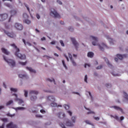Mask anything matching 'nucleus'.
Listing matches in <instances>:
<instances>
[{
    "mask_svg": "<svg viewBox=\"0 0 128 128\" xmlns=\"http://www.w3.org/2000/svg\"><path fill=\"white\" fill-rule=\"evenodd\" d=\"M10 90L11 92H18V89L16 88H10Z\"/></svg>",
    "mask_w": 128,
    "mask_h": 128,
    "instance_id": "obj_41",
    "label": "nucleus"
},
{
    "mask_svg": "<svg viewBox=\"0 0 128 128\" xmlns=\"http://www.w3.org/2000/svg\"><path fill=\"white\" fill-rule=\"evenodd\" d=\"M111 74L113 76H120V74H116L115 72H112Z\"/></svg>",
    "mask_w": 128,
    "mask_h": 128,
    "instance_id": "obj_29",
    "label": "nucleus"
},
{
    "mask_svg": "<svg viewBox=\"0 0 128 128\" xmlns=\"http://www.w3.org/2000/svg\"><path fill=\"white\" fill-rule=\"evenodd\" d=\"M84 81L85 82L88 84V75L86 74L84 76Z\"/></svg>",
    "mask_w": 128,
    "mask_h": 128,
    "instance_id": "obj_43",
    "label": "nucleus"
},
{
    "mask_svg": "<svg viewBox=\"0 0 128 128\" xmlns=\"http://www.w3.org/2000/svg\"><path fill=\"white\" fill-rule=\"evenodd\" d=\"M40 112H42V114H46V111L44 110H40Z\"/></svg>",
    "mask_w": 128,
    "mask_h": 128,
    "instance_id": "obj_61",
    "label": "nucleus"
},
{
    "mask_svg": "<svg viewBox=\"0 0 128 128\" xmlns=\"http://www.w3.org/2000/svg\"><path fill=\"white\" fill-rule=\"evenodd\" d=\"M46 80H48V82H54V84H56V80H54V78H48L46 79Z\"/></svg>",
    "mask_w": 128,
    "mask_h": 128,
    "instance_id": "obj_22",
    "label": "nucleus"
},
{
    "mask_svg": "<svg viewBox=\"0 0 128 128\" xmlns=\"http://www.w3.org/2000/svg\"><path fill=\"white\" fill-rule=\"evenodd\" d=\"M11 14V16H14L16 14V10H12L10 12Z\"/></svg>",
    "mask_w": 128,
    "mask_h": 128,
    "instance_id": "obj_31",
    "label": "nucleus"
},
{
    "mask_svg": "<svg viewBox=\"0 0 128 128\" xmlns=\"http://www.w3.org/2000/svg\"><path fill=\"white\" fill-rule=\"evenodd\" d=\"M76 116H72L71 118V122H72L73 124H76Z\"/></svg>",
    "mask_w": 128,
    "mask_h": 128,
    "instance_id": "obj_25",
    "label": "nucleus"
},
{
    "mask_svg": "<svg viewBox=\"0 0 128 128\" xmlns=\"http://www.w3.org/2000/svg\"><path fill=\"white\" fill-rule=\"evenodd\" d=\"M36 118H42V116L40 114H36Z\"/></svg>",
    "mask_w": 128,
    "mask_h": 128,
    "instance_id": "obj_62",
    "label": "nucleus"
},
{
    "mask_svg": "<svg viewBox=\"0 0 128 128\" xmlns=\"http://www.w3.org/2000/svg\"><path fill=\"white\" fill-rule=\"evenodd\" d=\"M43 57L45 58H47V60H50V58H52V57H50V56H48L46 55L43 56Z\"/></svg>",
    "mask_w": 128,
    "mask_h": 128,
    "instance_id": "obj_52",
    "label": "nucleus"
},
{
    "mask_svg": "<svg viewBox=\"0 0 128 128\" xmlns=\"http://www.w3.org/2000/svg\"><path fill=\"white\" fill-rule=\"evenodd\" d=\"M11 46H12L14 48H15L16 51L14 52V55L20 58V60H26V55L20 54V48H18L16 46V44H11Z\"/></svg>",
    "mask_w": 128,
    "mask_h": 128,
    "instance_id": "obj_3",
    "label": "nucleus"
},
{
    "mask_svg": "<svg viewBox=\"0 0 128 128\" xmlns=\"http://www.w3.org/2000/svg\"><path fill=\"white\" fill-rule=\"evenodd\" d=\"M24 22L26 24H30L32 23V22L28 19H25L23 20Z\"/></svg>",
    "mask_w": 128,
    "mask_h": 128,
    "instance_id": "obj_26",
    "label": "nucleus"
},
{
    "mask_svg": "<svg viewBox=\"0 0 128 128\" xmlns=\"http://www.w3.org/2000/svg\"><path fill=\"white\" fill-rule=\"evenodd\" d=\"M8 18V14H0V22H4Z\"/></svg>",
    "mask_w": 128,
    "mask_h": 128,
    "instance_id": "obj_11",
    "label": "nucleus"
},
{
    "mask_svg": "<svg viewBox=\"0 0 128 128\" xmlns=\"http://www.w3.org/2000/svg\"><path fill=\"white\" fill-rule=\"evenodd\" d=\"M50 106L52 108H56V106H62L61 105H58V104L54 102H52L50 104Z\"/></svg>",
    "mask_w": 128,
    "mask_h": 128,
    "instance_id": "obj_23",
    "label": "nucleus"
},
{
    "mask_svg": "<svg viewBox=\"0 0 128 128\" xmlns=\"http://www.w3.org/2000/svg\"><path fill=\"white\" fill-rule=\"evenodd\" d=\"M36 17L37 18L38 20H40V16L38 14H36Z\"/></svg>",
    "mask_w": 128,
    "mask_h": 128,
    "instance_id": "obj_60",
    "label": "nucleus"
},
{
    "mask_svg": "<svg viewBox=\"0 0 128 128\" xmlns=\"http://www.w3.org/2000/svg\"><path fill=\"white\" fill-rule=\"evenodd\" d=\"M45 92H49L50 94H54V92L50 90H44Z\"/></svg>",
    "mask_w": 128,
    "mask_h": 128,
    "instance_id": "obj_48",
    "label": "nucleus"
},
{
    "mask_svg": "<svg viewBox=\"0 0 128 128\" xmlns=\"http://www.w3.org/2000/svg\"><path fill=\"white\" fill-rule=\"evenodd\" d=\"M117 58L120 60H124V58H128V54H116Z\"/></svg>",
    "mask_w": 128,
    "mask_h": 128,
    "instance_id": "obj_10",
    "label": "nucleus"
},
{
    "mask_svg": "<svg viewBox=\"0 0 128 128\" xmlns=\"http://www.w3.org/2000/svg\"><path fill=\"white\" fill-rule=\"evenodd\" d=\"M40 40L42 42H44V40H46V37H42Z\"/></svg>",
    "mask_w": 128,
    "mask_h": 128,
    "instance_id": "obj_63",
    "label": "nucleus"
},
{
    "mask_svg": "<svg viewBox=\"0 0 128 128\" xmlns=\"http://www.w3.org/2000/svg\"><path fill=\"white\" fill-rule=\"evenodd\" d=\"M20 64H21L22 66H26V62H19Z\"/></svg>",
    "mask_w": 128,
    "mask_h": 128,
    "instance_id": "obj_45",
    "label": "nucleus"
},
{
    "mask_svg": "<svg viewBox=\"0 0 128 128\" xmlns=\"http://www.w3.org/2000/svg\"><path fill=\"white\" fill-rule=\"evenodd\" d=\"M94 118L96 120L98 121V120H100V118L99 117H96L94 116Z\"/></svg>",
    "mask_w": 128,
    "mask_h": 128,
    "instance_id": "obj_59",
    "label": "nucleus"
},
{
    "mask_svg": "<svg viewBox=\"0 0 128 128\" xmlns=\"http://www.w3.org/2000/svg\"><path fill=\"white\" fill-rule=\"evenodd\" d=\"M62 63L63 64V66L66 68V70H68V67L66 66V63H64V60H62Z\"/></svg>",
    "mask_w": 128,
    "mask_h": 128,
    "instance_id": "obj_42",
    "label": "nucleus"
},
{
    "mask_svg": "<svg viewBox=\"0 0 128 128\" xmlns=\"http://www.w3.org/2000/svg\"><path fill=\"white\" fill-rule=\"evenodd\" d=\"M68 58H70V60H73L72 58V54L70 53H68Z\"/></svg>",
    "mask_w": 128,
    "mask_h": 128,
    "instance_id": "obj_46",
    "label": "nucleus"
},
{
    "mask_svg": "<svg viewBox=\"0 0 128 128\" xmlns=\"http://www.w3.org/2000/svg\"><path fill=\"white\" fill-rule=\"evenodd\" d=\"M47 100L49 102H56V97L54 96L51 95L47 96Z\"/></svg>",
    "mask_w": 128,
    "mask_h": 128,
    "instance_id": "obj_9",
    "label": "nucleus"
},
{
    "mask_svg": "<svg viewBox=\"0 0 128 128\" xmlns=\"http://www.w3.org/2000/svg\"><path fill=\"white\" fill-rule=\"evenodd\" d=\"M2 57L4 60H5L6 62L8 63V64H9L11 68L16 66V62L14 60L8 58H6V56L4 55H3Z\"/></svg>",
    "mask_w": 128,
    "mask_h": 128,
    "instance_id": "obj_4",
    "label": "nucleus"
},
{
    "mask_svg": "<svg viewBox=\"0 0 128 128\" xmlns=\"http://www.w3.org/2000/svg\"><path fill=\"white\" fill-rule=\"evenodd\" d=\"M4 33L6 34L8 36H9V38H14V34L13 32H9L8 31H6V30H4Z\"/></svg>",
    "mask_w": 128,
    "mask_h": 128,
    "instance_id": "obj_17",
    "label": "nucleus"
},
{
    "mask_svg": "<svg viewBox=\"0 0 128 128\" xmlns=\"http://www.w3.org/2000/svg\"><path fill=\"white\" fill-rule=\"evenodd\" d=\"M70 62H72V66H76V62L74 60V59H72V60H70Z\"/></svg>",
    "mask_w": 128,
    "mask_h": 128,
    "instance_id": "obj_37",
    "label": "nucleus"
},
{
    "mask_svg": "<svg viewBox=\"0 0 128 128\" xmlns=\"http://www.w3.org/2000/svg\"><path fill=\"white\" fill-rule=\"evenodd\" d=\"M102 65L98 66L96 68V70H102Z\"/></svg>",
    "mask_w": 128,
    "mask_h": 128,
    "instance_id": "obj_49",
    "label": "nucleus"
},
{
    "mask_svg": "<svg viewBox=\"0 0 128 128\" xmlns=\"http://www.w3.org/2000/svg\"><path fill=\"white\" fill-rule=\"evenodd\" d=\"M2 120L4 122H8V118H4L2 119Z\"/></svg>",
    "mask_w": 128,
    "mask_h": 128,
    "instance_id": "obj_58",
    "label": "nucleus"
},
{
    "mask_svg": "<svg viewBox=\"0 0 128 128\" xmlns=\"http://www.w3.org/2000/svg\"><path fill=\"white\" fill-rule=\"evenodd\" d=\"M106 86L108 88H110L112 87V84H106Z\"/></svg>",
    "mask_w": 128,
    "mask_h": 128,
    "instance_id": "obj_44",
    "label": "nucleus"
},
{
    "mask_svg": "<svg viewBox=\"0 0 128 128\" xmlns=\"http://www.w3.org/2000/svg\"><path fill=\"white\" fill-rule=\"evenodd\" d=\"M84 108L85 110H89V112H87V114H96V112H94L90 110V108H87L86 106H84Z\"/></svg>",
    "mask_w": 128,
    "mask_h": 128,
    "instance_id": "obj_20",
    "label": "nucleus"
},
{
    "mask_svg": "<svg viewBox=\"0 0 128 128\" xmlns=\"http://www.w3.org/2000/svg\"><path fill=\"white\" fill-rule=\"evenodd\" d=\"M88 58H92L94 56V52H88Z\"/></svg>",
    "mask_w": 128,
    "mask_h": 128,
    "instance_id": "obj_30",
    "label": "nucleus"
},
{
    "mask_svg": "<svg viewBox=\"0 0 128 128\" xmlns=\"http://www.w3.org/2000/svg\"><path fill=\"white\" fill-rule=\"evenodd\" d=\"M50 16L56 18H60V15L56 12L54 8H52L50 12Z\"/></svg>",
    "mask_w": 128,
    "mask_h": 128,
    "instance_id": "obj_5",
    "label": "nucleus"
},
{
    "mask_svg": "<svg viewBox=\"0 0 128 128\" xmlns=\"http://www.w3.org/2000/svg\"><path fill=\"white\" fill-rule=\"evenodd\" d=\"M91 38L92 40V46H98L99 48V50H100L101 52H104L106 48H108V46L104 43L102 42L101 44L98 43V38L94 36H91Z\"/></svg>",
    "mask_w": 128,
    "mask_h": 128,
    "instance_id": "obj_1",
    "label": "nucleus"
},
{
    "mask_svg": "<svg viewBox=\"0 0 128 128\" xmlns=\"http://www.w3.org/2000/svg\"><path fill=\"white\" fill-rule=\"evenodd\" d=\"M110 108H114L116 110H119V112H122V114H124V110H122V108L118 106H110Z\"/></svg>",
    "mask_w": 128,
    "mask_h": 128,
    "instance_id": "obj_12",
    "label": "nucleus"
},
{
    "mask_svg": "<svg viewBox=\"0 0 128 128\" xmlns=\"http://www.w3.org/2000/svg\"><path fill=\"white\" fill-rule=\"evenodd\" d=\"M1 50H2V52L6 56H8V54H10V52L8 50L4 48H2Z\"/></svg>",
    "mask_w": 128,
    "mask_h": 128,
    "instance_id": "obj_21",
    "label": "nucleus"
},
{
    "mask_svg": "<svg viewBox=\"0 0 128 128\" xmlns=\"http://www.w3.org/2000/svg\"><path fill=\"white\" fill-rule=\"evenodd\" d=\"M0 128H4V123H3L1 126H0Z\"/></svg>",
    "mask_w": 128,
    "mask_h": 128,
    "instance_id": "obj_64",
    "label": "nucleus"
},
{
    "mask_svg": "<svg viewBox=\"0 0 128 128\" xmlns=\"http://www.w3.org/2000/svg\"><path fill=\"white\" fill-rule=\"evenodd\" d=\"M26 70H29L30 72H32V74H36V70L33 69L31 67L26 66Z\"/></svg>",
    "mask_w": 128,
    "mask_h": 128,
    "instance_id": "obj_19",
    "label": "nucleus"
},
{
    "mask_svg": "<svg viewBox=\"0 0 128 128\" xmlns=\"http://www.w3.org/2000/svg\"><path fill=\"white\" fill-rule=\"evenodd\" d=\"M6 116H10V118H14V116H16V114H10V113H8L6 114Z\"/></svg>",
    "mask_w": 128,
    "mask_h": 128,
    "instance_id": "obj_35",
    "label": "nucleus"
},
{
    "mask_svg": "<svg viewBox=\"0 0 128 128\" xmlns=\"http://www.w3.org/2000/svg\"><path fill=\"white\" fill-rule=\"evenodd\" d=\"M64 108L65 110H68L70 108V105H68V104H64Z\"/></svg>",
    "mask_w": 128,
    "mask_h": 128,
    "instance_id": "obj_38",
    "label": "nucleus"
},
{
    "mask_svg": "<svg viewBox=\"0 0 128 128\" xmlns=\"http://www.w3.org/2000/svg\"><path fill=\"white\" fill-rule=\"evenodd\" d=\"M68 30L70 32H74V28H72V27H68Z\"/></svg>",
    "mask_w": 128,
    "mask_h": 128,
    "instance_id": "obj_57",
    "label": "nucleus"
},
{
    "mask_svg": "<svg viewBox=\"0 0 128 128\" xmlns=\"http://www.w3.org/2000/svg\"><path fill=\"white\" fill-rule=\"evenodd\" d=\"M12 96H14L16 97L14 100L16 102H18V104H24V102L22 100L18 98L17 94H12Z\"/></svg>",
    "mask_w": 128,
    "mask_h": 128,
    "instance_id": "obj_6",
    "label": "nucleus"
},
{
    "mask_svg": "<svg viewBox=\"0 0 128 128\" xmlns=\"http://www.w3.org/2000/svg\"><path fill=\"white\" fill-rule=\"evenodd\" d=\"M114 118H115L116 120H120V118H118V116H116L114 117Z\"/></svg>",
    "mask_w": 128,
    "mask_h": 128,
    "instance_id": "obj_56",
    "label": "nucleus"
},
{
    "mask_svg": "<svg viewBox=\"0 0 128 128\" xmlns=\"http://www.w3.org/2000/svg\"><path fill=\"white\" fill-rule=\"evenodd\" d=\"M89 94V96L90 98L91 102H94V97H92V93L90 92H88Z\"/></svg>",
    "mask_w": 128,
    "mask_h": 128,
    "instance_id": "obj_33",
    "label": "nucleus"
},
{
    "mask_svg": "<svg viewBox=\"0 0 128 128\" xmlns=\"http://www.w3.org/2000/svg\"><path fill=\"white\" fill-rule=\"evenodd\" d=\"M64 58H66V60H67V62H70V60L68 59V56L66 54H64Z\"/></svg>",
    "mask_w": 128,
    "mask_h": 128,
    "instance_id": "obj_54",
    "label": "nucleus"
},
{
    "mask_svg": "<svg viewBox=\"0 0 128 128\" xmlns=\"http://www.w3.org/2000/svg\"><path fill=\"white\" fill-rule=\"evenodd\" d=\"M85 122L88 124H91V126H94V124H92V122H90V121L88 120H85Z\"/></svg>",
    "mask_w": 128,
    "mask_h": 128,
    "instance_id": "obj_39",
    "label": "nucleus"
},
{
    "mask_svg": "<svg viewBox=\"0 0 128 128\" xmlns=\"http://www.w3.org/2000/svg\"><path fill=\"white\" fill-rule=\"evenodd\" d=\"M66 112L70 116H72V112L70 110H67Z\"/></svg>",
    "mask_w": 128,
    "mask_h": 128,
    "instance_id": "obj_40",
    "label": "nucleus"
},
{
    "mask_svg": "<svg viewBox=\"0 0 128 128\" xmlns=\"http://www.w3.org/2000/svg\"><path fill=\"white\" fill-rule=\"evenodd\" d=\"M56 2L58 4L62 5V2L60 0H56Z\"/></svg>",
    "mask_w": 128,
    "mask_h": 128,
    "instance_id": "obj_55",
    "label": "nucleus"
},
{
    "mask_svg": "<svg viewBox=\"0 0 128 128\" xmlns=\"http://www.w3.org/2000/svg\"><path fill=\"white\" fill-rule=\"evenodd\" d=\"M107 64L109 68H112V65L111 64H110V62H108L107 63Z\"/></svg>",
    "mask_w": 128,
    "mask_h": 128,
    "instance_id": "obj_53",
    "label": "nucleus"
},
{
    "mask_svg": "<svg viewBox=\"0 0 128 128\" xmlns=\"http://www.w3.org/2000/svg\"><path fill=\"white\" fill-rule=\"evenodd\" d=\"M4 4L6 6L9 8H12V6L8 3H5Z\"/></svg>",
    "mask_w": 128,
    "mask_h": 128,
    "instance_id": "obj_34",
    "label": "nucleus"
},
{
    "mask_svg": "<svg viewBox=\"0 0 128 128\" xmlns=\"http://www.w3.org/2000/svg\"><path fill=\"white\" fill-rule=\"evenodd\" d=\"M71 40L75 48H76V50H78V46H80V44H78V42H76V38H71Z\"/></svg>",
    "mask_w": 128,
    "mask_h": 128,
    "instance_id": "obj_8",
    "label": "nucleus"
},
{
    "mask_svg": "<svg viewBox=\"0 0 128 128\" xmlns=\"http://www.w3.org/2000/svg\"><path fill=\"white\" fill-rule=\"evenodd\" d=\"M38 92L36 90H30L29 92V96L30 100L32 102H34L36 100H38Z\"/></svg>",
    "mask_w": 128,
    "mask_h": 128,
    "instance_id": "obj_2",
    "label": "nucleus"
},
{
    "mask_svg": "<svg viewBox=\"0 0 128 128\" xmlns=\"http://www.w3.org/2000/svg\"><path fill=\"white\" fill-rule=\"evenodd\" d=\"M24 6H25L26 8H27V10L30 12V8H28V4H26V3H24Z\"/></svg>",
    "mask_w": 128,
    "mask_h": 128,
    "instance_id": "obj_47",
    "label": "nucleus"
},
{
    "mask_svg": "<svg viewBox=\"0 0 128 128\" xmlns=\"http://www.w3.org/2000/svg\"><path fill=\"white\" fill-rule=\"evenodd\" d=\"M18 76L22 80H28V76L26 74H18Z\"/></svg>",
    "mask_w": 128,
    "mask_h": 128,
    "instance_id": "obj_15",
    "label": "nucleus"
},
{
    "mask_svg": "<svg viewBox=\"0 0 128 128\" xmlns=\"http://www.w3.org/2000/svg\"><path fill=\"white\" fill-rule=\"evenodd\" d=\"M56 116L58 118H64L66 116V114L62 112H59L56 114Z\"/></svg>",
    "mask_w": 128,
    "mask_h": 128,
    "instance_id": "obj_16",
    "label": "nucleus"
},
{
    "mask_svg": "<svg viewBox=\"0 0 128 128\" xmlns=\"http://www.w3.org/2000/svg\"><path fill=\"white\" fill-rule=\"evenodd\" d=\"M28 16L26 13L23 14V20H28Z\"/></svg>",
    "mask_w": 128,
    "mask_h": 128,
    "instance_id": "obj_27",
    "label": "nucleus"
},
{
    "mask_svg": "<svg viewBox=\"0 0 128 128\" xmlns=\"http://www.w3.org/2000/svg\"><path fill=\"white\" fill-rule=\"evenodd\" d=\"M28 90H24V96L25 98H28Z\"/></svg>",
    "mask_w": 128,
    "mask_h": 128,
    "instance_id": "obj_36",
    "label": "nucleus"
},
{
    "mask_svg": "<svg viewBox=\"0 0 128 128\" xmlns=\"http://www.w3.org/2000/svg\"><path fill=\"white\" fill-rule=\"evenodd\" d=\"M6 128H18V126L14 122H10L6 125Z\"/></svg>",
    "mask_w": 128,
    "mask_h": 128,
    "instance_id": "obj_13",
    "label": "nucleus"
},
{
    "mask_svg": "<svg viewBox=\"0 0 128 128\" xmlns=\"http://www.w3.org/2000/svg\"><path fill=\"white\" fill-rule=\"evenodd\" d=\"M14 110H16V112L18 110H26V108L17 107L16 108H14Z\"/></svg>",
    "mask_w": 128,
    "mask_h": 128,
    "instance_id": "obj_24",
    "label": "nucleus"
},
{
    "mask_svg": "<svg viewBox=\"0 0 128 128\" xmlns=\"http://www.w3.org/2000/svg\"><path fill=\"white\" fill-rule=\"evenodd\" d=\"M123 94H124V98L126 100H128V94L126 92H123Z\"/></svg>",
    "mask_w": 128,
    "mask_h": 128,
    "instance_id": "obj_28",
    "label": "nucleus"
},
{
    "mask_svg": "<svg viewBox=\"0 0 128 128\" xmlns=\"http://www.w3.org/2000/svg\"><path fill=\"white\" fill-rule=\"evenodd\" d=\"M107 40H108L110 44H114V43L116 42V40L110 38L109 36H108L106 37Z\"/></svg>",
    "mask_w": 128,
    "mask_h": 128,
    "instance_id": "obj_18",
    "label": "nucleus"
},
{
    "mask_svg": "<svg viewBox=\"0 0 128 128\" xmlns=\"http://www.w3.org/2000/svg\"><path fill=\"white\" fill-rule=\"evenodd\" d=\"M66 124L67 126H74V124L68 119H67Z\"/></svg>",
    "mask_w": 128,
    "mask_h": 128,
    "instance_id": "obj_14",
    "label": "nucleus"
},
{
    "mask_svg": "<svg viewBox=\"0 0 128 128\" xmlns=\"http://www.w3.org/2000/svg\"><path fill=\"white\" fill-rule=\"evenodd\" d=\"M12 104H14V100H10L6 102V106H10Z\"/></svg>",
    "mask_w": 128,
    "mask_h": 128,
    "instance_id": "obj_32",
    "label": "nucleus"
},
{
    "mask_svg": "<svg viewBox=\"0 0 128 128\" xmlns=\"http://www.w3.org/2000/svg\"><path fill=\"white\" fill-rule=\"evenodd\" d=\"M14 26L18 30H22V29L24 28L22 24L18 22L15 24Z\"/></svg>",
    "mask_w": 128,
    "mask_h": 128,
    "instance_id": "obj_7",
    "label": "nucleus"
},
{
    "mask_svg": "<svg viewBox=\"0 0 128 128\" xmlns=\"http://www.w3.org/2000/svg\"><path fill=\"white\" fill-rule=\"evenodd\" d=\"M43 57L45 58H47V60H50V58H52V57H50V56H48L46 55L43 56Z\"/></svg>",
    "mask_w": 128,
    "mask_h": 128,
    "instance_id": "obj_51",
    "label": "nucleus"
},
{
    "mask_svg": "<svg viewBox=\"0 0 128 128\" xmlns=\"http://www.w3.org/2000/svg\"><path fill=\"white\" fill-rule=\"evenodd\" d=\"M60 42L62 46H64V41H62V40H60Z\"/></svg>",
    "mask_w": 128,
    "mask_h": 128,
    "instance_id": "obj_50",
    "label": "nucleus"
}]
</instances>
